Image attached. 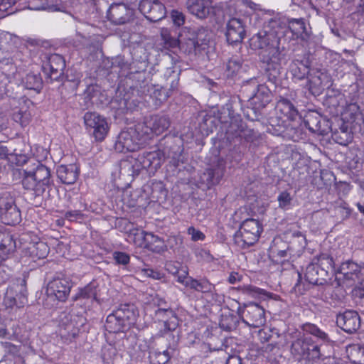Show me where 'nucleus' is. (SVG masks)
Returning a JSON list of instances; mask_svg holds the SVG:
<instances>
[{"label": "nucleus", "instance_id": "1", "mask_svg": "<svg viewBox=\"0 0 364 364\" xmlns=\"http://www.w3.org/2000/svg\"><path fill=\"white\" fill-rule=\"evenodd\" d=\"M21 176L23 188L34 196L33 204L41 206L44 193L52 184L50 168L37 161L32 168L23 169Z\"/></svg>", "mask_w": 364, "mask_h": 364}, {"label": "nucleus", "instance_id": "2", "mask_svg": "<svg viewBox=\"0 0 364 364\" xmlns=\"http://www.w3.org/2000/svg\"><path fill=\"white\" fill-rule=\"evenodd\" d=\"M276 21L259 31L250 39V46L253 50H260L259 56L263 63L277 62L281 55L279 45L280 38L274 30Z\"/></svg>", "mask_w": 364, "mask_h": 364}, {"label": "nucleus", "instance_id": "3", "mask_svg": "<svg viewBox=\"0 0 364 364\" xmlns=\"http://www.w3.org/2000/svg\"><path fill=\"white\" fill-rule=\"evenodd\" d=\"M211 32L204 27L188 28L181 49L188 54H199L205 52L209 47Z\"/></svg>", "mask_w": 364, "mask_h": 364}, {"label": "nucleus", "instance_id": "4", "mask_svg": "<svg viewBox=\"0 0 364 364\" xmlns=\"http://www.w3.org/2000/svg\"><path fill=\"white\" fill-rule=\"evenodd\" d=\"M134 306L129 304L119 306L107 317L105 329L112 333H117L128 328L134 318Z\"/></svg>", "mask_w": 364, "mask_h": 364}, {"label": "nucleus", "instance_id": "5", "mask_svg": "<svg viewBox=\"0 0 364 364\" xmlns=\"http://www.w3.org/2000/svg\"><path fill=\"white\" fill-rule=\"evenodd\" d=\"M146 141L147 139L142 132L141 125L137 124L134 127H130L120 132L114 144V149L121 153L136 151Z\"/></svg>", "mask_w": 364, "mask_h": 364}, {"label": "nucleus", "instance_id": "6", "mask_svg": "<svg viewBox=\"0 0 364 364\" xmlns=\"http://www.w3.org/2000/svg\"><path fill=\"white\" fill-rule=\"evenodd\" d=\"M262 231L260 223L249 218L243 221L234 237L235 243L240 248L245 249L253 245L259 239Z\"/></svg>", "mask_w": 364, "mask_h": 364}, {"label": "nucleus", "instance_id": "7", "mask_svg": "<svg viewBox=\"0 0 364 364\" xmlns=\"http://www.w3.org/2000/svg\"><path fill=\"white\" fill-rule=\"evenodd\" d=\"M165 160V153L158 149L154 151L144 152L138 155L136 158H132L130 161L133 173L139 174L143 169L156 171L159 168Z\"/></svg>", "mask_w": 364, "mask_h": 364}, {"label": "nucleus", "instance_id": "8", "mask_svg": "<svg viewBox=\"0 0 364 364\" xmlns=\"http://www.w3.org/2000/svg\"><path fill=\"white\" fill-rule=\"evenodd\" d=\"M242 321L252 328H259L266 323L265 310L258 304H245L238 309Z\"/></svg>", "mask_w": 364, "mask_h": 364}, {"label": "nucleus", "instance_id": "9", "mask_svg": "<svg viewBox=\"0 0 364 364\" xmlns=\"http://www.w3.org/2000/svg\"><path fill=\"white\" fill-rule=\"evenodd\" d=\"M4 302L7 308L24 306L27 303L26 282L24 279H18L16 283L8 287Z\"/></svg>", "mask_w": 364, "mask_h": 364}, {"label": "nucleus", "instance_id": "10", "mask_svg": "<svg viewBox=\"0 0 364 364\" xmlns=\"http://www.w3.org/2000/svg\"><path fill=\"white\" fill-rule=\"evenodd\" d=\"M332 85L331 75L324 69L312 68L308 77L306 87L314 96L323 93L325 89Z\"/></svg>", "mask_w": 364, "mask_h": 364}, {"label": "nucleus", "instance_id": "11", "mask_svg": "<svg viewBox=\"0 0 364 364\" xmlns=\"http://www.w3.org/2000/svg\"><path fill=\"white\" fill-rule=\"evenodd\" d=\"M71 281L65 277H56L50 281L46 287V294L48 297H54L58 301L65 302L70 293Z\"/></svg>", "mask_w": 364, "mask_h": 364}, {"label": "nucleus", "instance_id": "12", "mask_svg": "<svg viewBox=\"0 0 364 364\" xmlns=\"http://www.w3.org/2000/svg\"><path fill=\"white\" fill-rule=\"evenodd\" d=\"M65 68V62L63 57L59 54H52L48 58V62L43 67L47 75V81L62 82L64 79L63 70Z\"/></svg>", "mask_w": 364, "mask_h": 364}, {"label": "nucleus", "instance_id": "13", "mask_svg": "<svg viewBox=\"0 0 364 364\" xmlns=\"http://www.w3.org/2000/svg\"><path fill=\"white\" fill-rule=\"evenodd\" d=\"M84 122L87 129H92L93 136L97 141H102L108 133L109 127L106 119L97 112H86Z\"/></svg>", "mask_w": 364, "mask_h": 364}, {"label": "nucleus", "instance_id": "14", "mask_svg": "<svg viewBox=\"0 0 364 364\" xmlns=\"http://www.w3.org/2000/svg\"><path fill=\"white\" fill-rule=\"evenodd\" d=\"M142 127V132L147 140L151 138V134L160 135L168 129L171 124L169 118L167 116L154 115L147 118L144 122L138 123Z\"/></svg>", "mask_w": 364, "mask_h": 364}, {"label": "nucleus", "instance_id": "15", "mask_svg": "<svg viewBox=\"0 0 364 364\" xmlns=\"http://www.w3.org/2000/svg\"><path fill=\"white\" fill-rule=\"evenodd\" d=\"M139 9L150 21L156 22L166 16L164 5L159 0H141Z\"/></svg>", "mask_w": 364, "mask_h": 364}, {"label": "nucleus", "instance_id": "16", "mask_svg": "<svg viewBox=\"0 0 364 364\" xmlns=\"http://www.w3.org/2000/svg\"><path fill=\"white\" fill-rule=\"evenodd\" d=\"M246 35L245 22L240 18H230L226 23L225 36L229 44L240 43Z\"/></svg>", "mask_w": 364, "mask_h": 364}, {"label": "nucleus", "instance_id": "17", "mask_svg": "<svg viewBox=\"0 0 364 364\" xmlns=\"http://www.w3.org/2000/svg\"><path fill=\"white\" fill-rule=\"evenodd\" d=\"M247 86H252L256 87V91H254L253 95L250 98V102L253 108L257 110L262 109L268 105L271 101V91L264 84H258L255 79H251L247 82Z\"/></svg>", "mask_w": 364, "mask_h": 364}, {"label": "nucleus", "instance_id": "18", "mask_svg": "<svg viewBox=\"0 0 364 364\" xmlns=\"http://www.w3.org/2000/svg\"><path fill=\"white\" fill-rule=\"evenodd\" d=\"M156 318L164 323V328L156 334L163 337L169 332L174 331L178 326V318L174 311L170 307H159L155 311Z\"/></svg>", "mask_w": 364, "mask_h": 364}, {"label": "nucleus", "instance_id": "19", "mask_svg": "<svg viewBox=\"0 0 364 364\" xmlns=\"http://www.w3.org/2000/svg\"><path fill=\"white\" fill-rule=\"evenodd\" d=\"M133 15V10L124 4H112L107 10V19L116 25L128 23Z\"/></svg>", "mask_w": 364, "mask_h": 364}, {"label": "nucleus", "instance_id": "20", "mask_svg": "<svg viewBox=\"0 0 364 364\" xmlns=\"http://www.w3.org/2000/svg\"><path fill=\"white\" fill-rule=\"evenodd\" d=\"M336 323L345 332L353 333L360 328V316L356 311L348 310L337 315Z\"/></svg>", "mask_w": 364, "mask_h": 364}, {"label": "nucleus", "instance_id": "21", "mask_svg": "<svg viewBox=\"0 0 364 364\" xmlns=\"http://www.w3.org/2000/svg\"><path fill=\"white\" fill-rule=\"evenodd\" d=\"M291 255L289 245L281 238L274 239L269 248V257L277 264H283Z\"/></svg>", "mask_w": 364, "mask_h": 364}, {"label": "nucleus", "instance_id": "22", "mask_svg": "<svg viewBox=\"0 0 364 364\" xmlns=\"http://www.w3.org/2000/svg\"><path fill=\"white\" fill-rule=\"evenodd\" d=\"M312 68L307 58L294 59L289 65V72L294 81H301L308 78Z\"/></svg>", "mask_w": 364, "mask_h": 364}, {"label": "nucleus", "instance_id": "23", "mask_svg": "<svg viewBox=\"0 0 364 364\" xmlns=\"http://www.w3.org/2000/svg\"><path fill=\"white\" fill-rule=\"evenodd\" d=\"M304 123L312 133L321 135L326 133L327 122L316 111L308 112L304 117Z\"/></svg>", "mask_w": 364, "mask_h": 364}, {"label": "nucleus", "instance_id": "24", "mask_svg": "<svg viewBox=\"0 0 364 364\" xmlns=\"http://www.w3.org/2000/svg\"><path fill=\"white\" fill-rule=\"evenodd\" d=\"M330 274L323 271L316 262H312L307 265L304 273L305 280L313 285H323L329 279Z\"/></svg>", "mask_w": 364, "mask_h": 364}, {"label": "nucleus", "instance_id": "25", "mask_svg": "<svg viewBox=\"0 0 364 364\" xmlns=\"http://www.w3.org/2000/svg\"><path fill=\"white\" fill-rule=\"evenodd\" d=\"M296 339L292 342L291 353L296 359L304 358L310 353L311 339L301 335V332H295Z\"/></svg>", "mask_w": 364, "mask_h": 364}, {"label": "nucleus", "instance_id": "26", "mask_svg": "<svg viewBox=\"0 0 364 364\" xmlns=\"http://www.w3.org/2000/svg\"><path fill=\"white\" fill-rule=\"evenodd\" d=\"M188 11L198 18H205L213 11L212 0H187Z\"/></svg>", "mask_w": 364, "mask_h": 364}, {"label": "nucleus", "instance_id": "27", "mask_svg": "<svg viewBox=\"0 0 364 364\" xmlns=\"http://www.w3.org/2000/svg\"><path fill=\"white\" fill-rule=\"evenodd\" d=\"M80 170L75 164L60 165L56 173L59 180L64 184L71 185L75 183L79 176Z\"/></svg>", "mask_w": 364, "mask_h": 364}, {"label": "nucleus", "instance_id": "28", "mask_svg": "<svg viewBox=\"0 0 364 364\" xmlns=\"http://www.w3.org/2000/svg\"><path fill=\"white\" fill-rule=\"evenodd\" d=\"M24 250L26 253L34 259L45 258L49 252V247L47 244L37 237L35 240L26 244Z\"/></svg>", "mask_w": 364, "mask_h": 364}, {"label": "nucleus", "instance_id": "29", "mask_svg": "<svg viewBox=\"0 0 364 364\" xmlns=\"http://www.w3.org/2000/svg\"><path fill=\"white\" fill-rule=\"evenodd\" d=\"M180 143V140L166 141L164 150H161L163 153H165V158L171 159V163L176 167L180 163H183L181 154L183 149Z\"/></svg>", "mask_w": 364, "mask_h": 364}, {"label": "nucleus", "instance_id": "30", "mask_svg": "<svg viewBox=\"0 0 364 364\" xmlns=\"http://www.w3.org/2000/svg\"><path fill=\"white\" fill-rule=\"evenodd\" d=\"M97 285L90 282L82 288H79L77 292L73 296V301H97Z\"/></svg>", "mask_w": 364, "mask_h": 364}, {"label": "nucleus", "instance_id": "31", "mask_svg": "<svg viewBox=\"0 0 364 364\" xmlns=\"http://www.w3.org/2000/svg\"><path fill=\"white\" fill-rule=\"evenodd\" d=\"M16 242L9 233L0 232V263L16 250Z\"/></svg>", "mask_w": 364, "mask_h": 364}, {"label": "nucleus", "instance_id": "32", "mask_svg": "<svg viewBox=\"0 0 364 364\" xmlns=\"http://www.w3.org/2000/svg\"><path fill=\"white\" fill-rule=\"evenodd\" d=\"M223 176V169L220 168H208L200 176V181L206 186L208 188L218 184Z\"/></svg>", "mask_w": 364, "mask_h": 364}, {"label": "nucleus", "instance_id": "33", "mask_svg": "<svg viewBox=\"0 0 364 364\" xmlns=\"http://www.w3.org/2000/svg\"><path fill=\"white\" fill-rule=\"evenodd\" d=\"M276 111L291 120H294L299 115L298 110L294 105L289 100L284 97H281L278 100Z\"/></svg>", "mask_w": 364, "mask_h": 364}, {"label": "nucleus", "instance_id": "34", "mask_svg": "<svg viewBox=\"0 0 364 364\" xmlns=\"http://www.w3.org/2000/svg\"><path fill=\"white\" fill-rule=\"evenodd\" d=\"M186 287L203 294L212 293L215 289V285L207 279H196L189 277V282H186Z\"/></svg>", "mask_w": 364, "mask_h": 364}, {"label": "nucleus", "instance_id": "35", "mask_svg": "<svg viewBox=\"0 0 364 364\" xmlns=\"http://www.w3.org/2000/svg\"><path fill=\"white\" fill-rule=\"evenodd\" d=\"M0 218L7 225H16L21 221V213L18 206L0 213Z\"/></svg>", "mask_w": 364, "mask_h": 364}, {"label": "nucleus", "instance_id": "36", "mask_svg": "<svg viewBox=\"0 0 364 364\" xmlns=\"http://www.w3.org/2000/svg\"><path fill=\"white\" fill-rule=\"evenodd\" d=\"M144 248L159 253L165 250V245L161 237L148 232Z\"/></svg>", "mask_w": 364, "mask_h": 364}, {"label": "nucleus", "instance_id": "37", "mask_svg": "<svg viewBox=\"0 0 364 364\" xmlns=\"http://www.w3.org/2000/svg\"><path fill=\"white\" fill-rule=\"evenodd\" d=\"M312 262H316V265H319L321 269L327 274L333 272L334 261L332 256L328 253H320L313 259Z\"/></svg>", "mask_w": 364, "mask_h": 364}, {"label": "nucleus", "instance_id": "38", "mask_svg": "<svg viewBox=\"0 0 364 364\" xmlns=\"http://www.w3.org/2000/svg\"><path fill=\"white\" fill-rule=\"evenodd\" d=\"M282 60L281 55L279 56L277 62L265 63L267 67L265 69V75L268 81L272 84H277L279 75H280V62Z\"/></svg>", "mask_w": 364, "mask_h": 364}, {"label": "nucleus", "instance_id": "39", "mask_svg": "<svg viewBox=\"0 0 364 364\" xmlns=\"http://www.w3.org/2000/svg\"><path fill=\"white\" fill-rule=\"evenodd\" d=\"M362 267L359 264L352 261L344 262L341 266V272L349 279H354V276L360 279L359 274L361 273Z\"/></svg>", "mask_w": 364, "mask_h": 364}, {"label": "nucleus", "instance_id": "40", "mask_svg": "<svg viewBox=\"0 0 364 364\" xmlns=\"http://www.w3.org/2000/svg\"><path fill=\"white\" fill-rule=\"evenodd\" d=\"M24 86L28 90L39 92L43 87V80L39 74L28 73L23 80Z\"/></svg>", "mask_w": 364, "mask_h": 364}, {"label": "nucleus", "instance_id": "41", "mask_svg": "<svg viewBox=\"0 0 364 364\" xmlns=\"http://www.w3.org/2000/svg\"><path fill=\"white\" fill-rule=\"evenodd\" d=\"M301 328L304 332L314 336L323 342L330 341L328 335L314 323H305L301 326Z\"/></svg>", "mask_w": 364, "mask_h": 364}, {"label": "nucleus", "instance_id": "42", "mask_svg": "<svg viewBox=\"0 0 364 364\" xmlns=\"http://www.w3.org/2000/svg\"><path fill=\"white\" fill-rule=\"evenodd\" d=\"M173 348L168 347L166 350L154 351L150 353L149 358L151 364H166L173 355Z\"/></svg>", "mask_w": 364, "mask_h": 364}, {"label": "nucleus", "instance_id": "43", "mask_svg": "<svg viewBox=\"0 0 364 364\" xmlns=\"http://www.w3.org/2000/svg\"><path fill=\"white\" fill-rule=\"evenodd\" d=\"M161 40L164 49L171 50L178 47L181 48V43L177 38L172 37L166 28L161 29Z\"/></svg>", "mask_w": 364, "mask_h": 364}, {"label": "nucleus", "instance_id": "44", "mask_svg": "<svg viewBox=\"0 0 364 364\" xmlns=\"http://www.w3.org/2000/svg\"><path fill=\"white\" fill-rule=\"evenodd\" d=\"M15 102L16 100L14 99L0 106V131L4 130L8 127L11 106Z\"/></svg>", "mask_w": 364, "mask_h": 364}, {"label": "nucleus", "instance_id": "45", "mask_svg": "<svg viewBox=\"0 0 364 364\" xmlns=\"http://www.w3.org/2000/svg\"><path fill=\"white\" fill-rule=\"evenodd\" d=\"M147 233L148 232L134 228L129 229L128 237L136 246L144 248Z\"/></svg>", "mask_w": 364, "mask_h": 364}, {"label": "nucleus", "instance_id": "46", "mask_svg": "<svg viewBox=\"0 0 364 364\" xmlns=\"http://www.w3.org/2000/svg\"><path fill=\"white\" fill-rule=\"evenodd\" d=\"M15 194L10 191H4L0 194V213L16 207Z\"/></svg>", "mask_w": 364, "mask_h": 364}, {"label": "nucleus", "instance_id": "47", "mask_svg": "<svg viewBox=\"0 0 364 364\" xmlns=\"http://www.w3.org/2000/svg\"><path fill=\"white\" fill-rule=\"evenodd\" d=\"M180 72L176 71L172 68H167L164 76L167 81V85L169 84V90L173 92L178 90L179 82Z\"/></svg>", "mask_w": 364, "mask_h": 364}, {"label": "nucleus", "instance_id": "48", "mask_svg": "<svg viewBox=\"0 0 364 364\" xmlns=\"http://www.w3.org/2000/svg\"><path fill=\"white\" fill-rule=\"evenodd\" d=\"M346 131H335L333 132L332 137L333 140L343 146L348 145L352 141L353 135L349 129H345Z\"/></svg>", "mask_w": 364, "mask_h": 364}, {"label": "nucleus", "instance_id": "49", "mask_svg": "<svg viewBox=\"0 0 364 364\" xmlns=\"http://www.w3.org/2000/svg\"><path fill=\"white\" fill-rule=\"evenodd\" d=\"M288 27L294 36L297 38L301 36L305 32V23L301 18H291L288 21Z\"/></svg>", "mask_w": 364, "mask_h": 364}, {"label": "nucleus", "instance_id": "50", "mask_svg": "<svg viewBox=\"0 0 364 364\" xmlns=\"http://www.w3.org/2000/svg\"><path fill=\"white\" fill-rule=\"evenodd\" d=\"M12 119L14 122L19 123L21 126H26L30 121V114L21 109L15 108L11 109Z\"/></svg>", "mask_w": 364, "mask_h": 364}, {"label": "nucleus", "instance_id": "51", "mask_svg": "<svg viewBox=\"0 0 364 364\" xmlns=\"http://www.w3.org/2000/svg\"><path fill=\"white\" fill-rule=\"evenodd\" d=\"M237 323L238 320L235 316L228 314L222 316L220 326L223 329L231 331L237 328Z\"/></svg>", "mask_w": 364, "mask_h": 364}, {"label": "nucleus", "instance_id": "52", "mask_svg": "<svg viewBox=\"0 0 364 364\" xmlns=\"http://www.w3.org/2000/svg\"><path fill=\"white\" fill-rule=\"evenodd\" d=\"M16 0H0V18H4L15 12L13 6Z\"/></svg>", "mask_w": 364, "mask_h": 364}, {"label": "nucleus", "instance_id": "53", "mask_svg": "<svg viewBox=\"0 0 364 364\" xmlns=\"http://www.w3.org/2000/svg\"><path fill=\"white\" fill-rule=\"evenodd\" d=\"M335 209L336 212L341 215L342 219L349 218L351 214V210L348 203L342 200L336 202Z\"/></svg>", "mask_w": 364, "mask_h": 364}, {"label": "nucleus", "instance_id": "54", "mask_svg": "<svg viewBox=\"0 0 364 364\" xmlns=\"http://www.w3.org/2000/svg\"><path fill=\"white\" fill-rule=\"evenodd\" d=\"M279 207L282 209H289L291 205L292 197L287 191H282L278 197Z\"/></svg>", "mask_w": 364, "mask_h": 364}, {"label": "nucleus", "instance_id": "55", "mask_svg": "<svg viewBox=\"0 0 364 364\" xmlns=\"http://www.w3.org/2000/svg\"><path fill=\"white\" fill-rule=\"evenodd\" d=\"M113 258L118 264L126 265L129 262V255L123 252L116 251L113 253Z\"/></svg>", "mask_w": 364, "mask_h": 364}, {"label": "nucleus", "instance_id": "56", "mask_svg": "<svg viewBox=\"0 0 364 364\" xmlns=\"http://www.w3.org/2000/svg\"><path fill=\"white\" fill-rule=\"evenodd\" d=\"M59 82L60 83V85L66 87L70 86L73 90H76L80 82V77L77 76L73 78H70L69 75H68L65 80L64 78L63 82Z\"/></svg>", "mask_w": 364, "mask_h": 364}, {"label": "nucleus", "instance_id": "57", "mask_svg": "<svg viewBox=\"0 0 364 364\" xmlns=\"http://www.w3.org/2000/svg\"><path fill=\"white\" fill-rule=\"evenodd\" d=\"M246 291L252 296L262 297L263 296H268L269 293L265 290L255 286H248L246 287Z\"/></svg>", "mask_w": 364, "mask_h": 364}, {"label": "nucleus", "instance_id": "58", "mask_svg": "<svg viewBox=\"0 0 364 364\" xmlns=\"http://www.w3.org/2000/svg\"><path fill=\"white\" fill-rule=\"evenodd\" d=\"M169 96L168 92L163 87L156 89L153 92V97L161 103L166 101Z\"/></svg>", "mask_w": 364, "mask_h": 364}, {"label": "nucleus", "instance_id": "59", "mask_svg": "<svg viewBox=\"0 0 364 364\" xmlns=\"http://www.w3.org/2000/svg\"><path fill=\"white\" fill-rule=\"evenodd\" d=\"M171 18L173 23L177 26H181L185 22V16L183 14L176 10L172 11Z\"/></svg>", "mask_w": 364, "mask_h": 364}, {"label": "nucleus", "instance_id": "60", "mask_svg": "<svg viewBox=\"0 0 364 364\" xmlns=\"http://www.w3.org/2000/svg\"><path fill=\"white\" fill-rule=\"evenodd\" d=\"M112 68H119L121 70H124L128 68V64L125 61L124 57L117 56L112 58Z\"/></svg>", "mask_w": 364, "mask_h": 364}, {"label": "nucleus", "instance_id": "61", "mask_svg": "<svg viewBox=\"0 0 364 364\" xmlns=\"http://www.w3.org/2000/svg\"><path fill=\"white\" fill-rule=\"evenodd\" d=\"M188 234L191 236V239L193 241L203 240L205 238V235L194 227H190L188 228Z\"/></svg>", "mask_w": 364, "mask_h": 364}, {"label": "nucleus", "instance_id": "62", "mask_svg": "<svg viewBox=\"0 0 364 364\" xmlns=\"http://www.w3.org/2000/svg\"><path fill=\"white\" fill-rule=\"evenodd\" d=\"M240 68V64L235 60H229L226 65L227 70L229 72L228 75H231L236 74Z\"/></svg>", "mask_w": 364, "mask_h": 364}, {"label": "nucleus", "instance_id": "63", "mask_svg": "<svg viewBox=\"0 0 364 364\" xmlns=\"http://www.w3.org/2000/svg\"><path fill=\"white\" fill-rule=\"evenodd\" d=\"M306 358H309L308 360L320 358L321 353H320V348H319L318 346L314 345L313 343H311L309 355L306 356Z\"/></svg>", "mask_w": 364, "mask_h": 364}, {"label": "nucleus", "instance_id": "64", "mask_svg": "<svg viewBox=\"0 0 364 364\" xmlns=\"http://www.w3.org/2000/svg\"><path fill=\"white\" fill-rule=\"evenodd\" d=\"M83 214L80 210H70L65 213V217L67 219H69L70 220H77V219H82L83 218Z\"/></svg>", "mask_w": 364, "mask_h": 364}]
</instances>
